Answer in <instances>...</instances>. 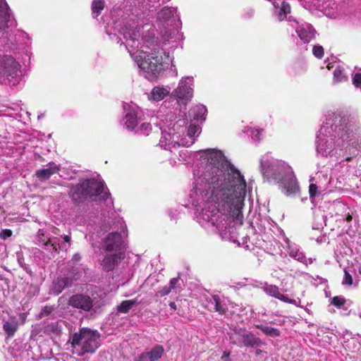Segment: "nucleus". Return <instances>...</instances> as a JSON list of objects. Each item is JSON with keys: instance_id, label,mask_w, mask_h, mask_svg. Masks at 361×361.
<instances>
[{"instance_id": "nucleus-1", "label": "nucleus", "mask_w": 361, "mask_h": 361, "mask_svg": "<svg viewBox=\"0 0 361 361\" xmlns=\"http://www.w3.org/2000/svg\"><path fill=\"white\" fill-rule=\"evenodd\" d=\"M208 169L212 172V195L219 202L224 214L240 225L243 223V208L246 194V182L240 172L232 166L224 171L225 157L220 151L209 149L207 152Z\"/></svg>"}, {"instance_id": "nucleus-2", "label": "nucleus", "mask_w": 361, "mask_h": 361, "mask_svg": "<svg viewBox=\"0 0 361 361\" xmlns=\"http://www.w3.org/2000/svg\"><path fill=\"white\" fill-rule=\"evenodd\" d=\"M68 196L75 205L85 201H105L108 198L104 192V183L95 178H86L78 184L72 185L68 191Z\"/></svg>"}, {"instance_id": "nucleus-3", "label": "nucleus", "mask_w": 361, "mask_h": 361, "mask_svg": "<svg viewBox=\"0 0 361 361\" xmlns=\"http://www.w3.org/2000/svg\"><path fill=\"white\" fill-rule=\"evenodd\" d=\"M100 334L97 330L81 328L75 333L71 341L72 353L79 357L85 354H93L100 346Z\"/></svg>"}, {"instance_id": "nucleus-4", "label": "nucleus", "mask_w": 361, "mask_h": 361, "mask_svg": "<svg viewBox=\"0 0 361 361\" xmlns=\"http://www.w3.org/2000/svg\"><path fill=\"white\" fill-rule=\"evenodd\" d=\"M20 68V63L13 56H0V82L9 85H16L19 82Z\"/></svg>"}, {"instance_id": "nucleus-5", "label": "nucleus", "mask_w": 361, "mask_h": 361, "mask_svg": "<svg viewBox=\"0 0 361 361\" xmlns=\"http://www.w3.org/2000/svg\"><path fill=\"white\" fill-rule=\"evenodd\" d=\"M136 62L138 67L145 73V77L149 80L157 79L163 69L161 59L151 54L142 53L136 57Z\"/></svg>"}, {"instance_id": "nucleus-6", "label": "nucleus", "mask_w": 361, "mask_h": 361, "mask_svg": "<svg viewBox=\"0 0 361 361\" xmlns=\"http://www.w3.org/2000/svg\"><path fill=\"white\" fill-rule=\"evenodd\" d=\"M232 343L238 347L253 348L262 345V340L256 337L253 334L248 332L245 329L234 330V334L231 336Z\"/></svg>"}, {"instance_id": "nucleus-7", "label": "nucleus", "mask_w": 361, "mask_h": 361, "mask_svg": "<svg viewBox=\"0 0 361 361\" xmlns=\"http://www.w3.org/2000/svg\"><path fill=\"white\" fill-rule=\"evenodd\" d=\"M123 241L121 233L111 232L107 234L102 243V249L107 252H123Z\"/></svg>"}, {"instance_id": "nucleus-8", "label": "nucleus", "mask_w": 361, "mask_h": 361, "mask_svg": "<svg viewBox=\"0 0 361 361\" xmlns=\"http://www.w3.org/2000/svg\"><path fill=\"white\" fill-rule=\"evenodd\" d=\"M68 304L74 309L90 312L93 307V300L87 295L77 293L69 298Z\"/></svg>"}, {"instance_id": "nucleus-9", "label": "nucleus", "mask_w": 361, "mask_h": 361, "mask_svg": "<svg viewBox=\"0 0 361 361\" xmlns=\"http://www.w3.org/2000/svg\"><path fill=\"white\" fill-rule=\"evenodd\" d=\"M123 258V252L107 254L104 256L101 263L102 269L106 271H113L118 262Z\"/></svg>"}, {"instance_id": "nucleus-10", "label": "nucleus", "mask_w": 361, "mask_h": 361, "mask_svg": "<svg viewBox=\"0 0 361 361\" xmlns=\"http://www.w3.org/2000/svg\"><path fill=\"white\" fill-rule=\"evenodd\" d=\"M192 89L185 84L180 83L173 92V95L176 97L179 104H185L192 97Z\"/></svg>"}, {"instance_id": "nucleus-11", "label": "nucleus", "mask_w": 361, "mask_h": 361, "mask_svg": "<svg viewBox=\"0 0 361 361\" xmlns=\"http://www.w3.org/2000/svg\"><path fill=\"white\" fill-rule=\"evenodd\" d=\"M73 283V280L71 277H58L53 281L50 291L54 295H59L65 288L72 286Z\"/></svg>"}, {"instance_id": "nucleus-12", "label": "nucleus", "mask_w": 361, "mask_h": 361, "mask_svg": "<svg viewBox=\"0 0 361 361\" xmlns=\"http://www.w3.org/2000/svg\"><path fill=\"white\" fill-rule=\"evenodd\" d=\"M263 290L268 295L277 298L283 302L290 304L295 303V300L289 299L287 296L281 293L279 288L275 285L265 283Z\"/></svg>"}, {"instance_id": "nucleus-13", "label": "nucleus", "mask_w": 361, "mask_h": 361, "mask_svg": "<svg viewBox=\"0 0 361 361\" xmlns=\"http://www.w3.org/2000/svg\"><path fill=\"white\" fill-rule=\"evenodd\" d=\"M60 171V166L52 163L50 164V166L47 169H42L35 171L36 177L40 181H45L49 179V178L54 174H56Z\"/></svg>"}, {"instance_id": "nucleus-14", "label": "nucleus", "mask_w": 361, "mask_h": 361, "mask_svg": "<svg viewBox=\"0 0 361 361\" xmlns=\"http://www.w3.org/2000/svg\"><path fill=\"white\" fill-rule=\"evenodd\" d=\"M38 240L44 245V247L47 250H52L56 253H59L58 245L59 243L56 241L51 240L50 238L45 237L42 230H39L37 232Z\"/></svg>"}, {"instance_id": "nucleus-15", "label": "nucleus", "mask_w": 361, "mask_h": 361, "mask_svg": "<svg viewBox=\"0 0 361 361\" xmlns=\"http://www.w3.org/2000/svg\"><path fill=\"white\" fill-rule=\"evenodd\" d=\"M274 6L276 8V16L277 18V20L280 22L284 20L286 18L287 15L290 13L291 11L290 4L285 1H283L281 2L280 8L279 7V5L275 2L274 3Z\"/></svg>"}, {"instance_id": "nucleus-16", "label": "nucleus", "mask_w": 361, "mask_h": 361, "mask_svg": "<svg viewBox=\"0 0 361 361\" xmlns=\"http://www.w3.org/2000/svg\"><path fill=\"white\" fill-rule=\"evenodd\" d=\"M18 329V324L16 322H6L3 325V329L5 331L6 338H11L14 336Z\"/></svg>"}, {"instance_id": "nucleus-17", "label": "nucleus", "mask_w": 361, "mask_h": 361, "mask_svg": "<svg viewBox=\"0 0 361 361\" xmlns=\"http://www.w3.org/2000/svg\"><path fill=\"white\" fill-rule=\"evenodd\" d=\"M255 328L261 330L265 335L271 337H278L281 335L280 331L278 329L273 328L269 326H264L262 324H255Z\"/></svg>"}, {"instance_id": "nucleus-18", "label": "nucleus", "mask_w": 361, "mask_h": 361, "mask_svg": "<svg viewBox=\"0 0 361 361\" xmlns=\"http://www.w3.org/2000/svg\"><path fill=\"white\" fill-rule=\"evenodd\" d=\"M207 112V109L203 105H197L190 111V114L195 120L204 119V116Z\"/></svg>"}, {"instance_id": "nucleus-19", "label": "nucleus", "mask_w": 361, "mask_h": 361, "mask_svg": "<svg viewBox=\"0 0 361 361\" xmlns=\"http://www.w3.org/2000/svg\"><path fill=\"white\" fill-rule=\"evenodd\" d=\"M283 188L287 195L295 194L298 190V184L296 180L290 179L285 182Z\"/></svg>"}, {"instance_id": "nucleus-20", "label": "nucleus", "mask_w": 361, "mask_h": 361, "mask_svg": "<svg viewBox=\"0 0 361 361\" xmlns=\"http://www.w3.org/2000/svg\"><path fill=\"white\" fill-rule=\"evenodd\" d=\"M164 348L162 345H156L148 353L149 361H157L160 359L164 353Z\"/></svg>"}, {"instance_id": "nucleus-21", "label": "nucleus", "mask_w": 361, "mask_h": 361, "mask_svg": "<svg viewBox=\"0 0 361 361\" xmlns=\"http://www.w3.org/2000/svg\"><path fill=\"white\" fill-rule=\"evenodd\" d=\"M0 18L3 19V22L10 20L9 8L5 0H0Z\"/></svg>"}, {"instance_id": "nucleus-22", "label": "nucleus", "mask_w": 361, "mask_h": 361, "mask_svg": "<svg viewBox=\"0 0 361 361\" xmlns=\"http://www.w3.org/2000/svg\"><path fill=\"white\" fill-rule=\"evenodd\" d=\"M347 301L343 296L336 295L331 298L330 303L338 309L346 310L347 307L345 305L347 304Z\"/></svg>"}, {"instance_id": "nucleus-23", "label": "nucleus", "mask_w": 361, "mask_h": 361, "mask_svg": "<svg viewBox=\"0 0 361 361\" xmlns=\"http://www.w3.org/2000/svg\"><path fill=\"white\" fill-rule=\"evenodd\" d=\"M137 123V116L134 113H128L126 115L125 126L128 129H134Z\"/></svg>"}, {"instance_id": "nucleus-24", "label": "nucleus", "mask_w": 361, "mask_h": 361, "mask_svg": "<svg viewBox=\"0 0 361 361\" xmlns=\"http://www.w3.org/2000/svg\"><path fill=\"white\" fill-rule=\"evenodd\" d=\"M167 94V92L165 89L159 87H155L152 91V97L155 101H159L164 98Z\"/></svg>"}, {"instance_id": "nucleus-25", "label": "nucleus", "mask_w": 361, "mask_h": 361, "mask_svg": "<svg viewBox=\"0 0 361 361\" xmlns=\"http://www.w3.org/2000/svg\"><path fill=\"white\" fill-rule=\"evenodd\" d=\"M212 299L214 302L215 311L221 314H225L227 310L221 305L219 296L217 295H212Z\"/></svg>"}, {"instance_id": "nucleus-26", "label": "nucleus", "mask_w": 361, "mask_h": 361, "mask_svg": "<svg viewBox=\"0 0 361 361\" xmlns=\"http://www.w3.org/2000/svg\"><path fill=\"white\" fill-rule=\"evenodd\" d=\"M136 132L144 136H148L152 132V125L149 123H143L137 128Z\"/></svg>"}, {"instance_id": "nucleus-27", "label": "nucleus", "mask_w": 361, "mask_h": 361, "mask_svg": "<svg viewBox=\"0 0 361 361\" xmlns=\"http://www.w3.org/2000/svg\"><path fill=\"white\" fill-rule=\"evenodd\" d=\"M104 8V0H93L92 4V11L94 13L97 15Z\"/></svg>"}, {"instance_id": "nucleus-28", "label": "nucleus", "mask_w": 361, "mask_h": 361, "mask_svg": "<svg viewBox=\"0 0 361 361\" xmlns=\"http://www.w3.org/2000/svg\"><path fill=\"white\" fill-rule=\"evenodd\" d=\"M334 79L335 82H340L347 80L346 76L344 75L343 68L338 67L334 71Z\"/></svg>"}, {"instance_id": "nucleus-29", "label": "nucleus", "mask_w": 361, "mask_h": 361, "mask_svg": "<svg viewBox=\"0 0 361 361\" xmlns=\"http://www.w3.org/2000/svg\"><path fill=\"white\" fill-rule=\"evenodd\" d=\"M171 292V290H170V288L167 286L160 288L155 293V301L158 302L160 298L169 295Z\"/></svg>"}, {"instance_id": "nucleus-30", "label": "nucleus", "mask_w": 361, "mask_h": 361, "mask_svg": "<svg viewBox=\"0 0 361 361\" xmlns=\"http://www.w3.org/2000/svg\"><path fill=\"white\" fill-rule=\"evenodd\" d=\"M131 308L132 307H131L128 300H123L117 307V311L119 313H125L126 314V313H128Z\"/></svg>"}, {"instance_id": "nucleus-31", "label": "nucleus", "mask_w": 361, "mask_h": 361, "mask_svg": "<svg viewBox=\"0 0 361 361\" xmlns=\"http://www.w3.org/2000/svg\"><path fill=\"white\" fill-rule=\"evenodd\" d=\"M298 36L304 43H308L311 39V34L305 29H301L298 31Z\"/></svg>"}, {"instance_id": "nucleus-32", "label": "nucleus", "mask_w": 361, "mask_h": 361, "mask_svg": "<svg viewBox=\"0 0 361 361\" xmlns=\"http://www.w3.org/2000/svg\"><path fill=\"white\" fill-rule=\"evenodd\" d=\"M200 127L197 125H195V124H191L188 127V135L190 137H193L195 136V135L197 133H200Z\"/></svg>"}, {"instance_id": "nucleus-33", "label": "nucleus", "mask_w": 361, "mask_h": 361, "mask_svg": "<svg viewBox=\"0 0 361 361\" xmlns=\"http://www.w3.org/2000/svg\"><path fill=\"white\" fill-rule=\"evenodd\" d=\"M312 53L315 57L321 59L324 56V48L322 46L315 45L313 47Z\"/></svg>"}, {"instance_id": "nucleus-34", "label": "nucleus", "mask_w": 361, "mask_h": 361, "mask_svg": "<svg viewBox=\"0 0 361 361\" xmlns=\"http://www.w3.org/2000/svg\"><path fill=\"white\" fill-rule=\"evenodd\" d=\"M353 279L350 273L346 269H344V279L343 280V285L351 286L353 284Z\"/></svg>"}, {"instance_id": "nucleus-35", "label": "nucleus", "mask_w": 361, "mask_h": 361, "mask_svg": "<svg viewBox=\"0 0 361 361\" xmlns=\"http://www.w3.org/2000/svg\"><path fill=\"white\" fill-rule=\"evenodd\" d=\"M54 308L53 306H49V305L44 306L43 307V309L42 310L41 312L39 313V317L42 318L44 316L49 315L54 311Z\"/></svg>"}, {"instance_id": "nucleus-36", "label": "nucleus", "mask_w": 361, "mask_h": 361, "mask_svg": "<svg viewBox=\"0 0 361 361\" xmlns=\"http://www.w3.org/2000/svg\"><path fill=\"white\" fill-rule=\"evenodd\" d=\"M353 84L356 87H361V73H357L353 78Z\"/></svg>"}, {"instance_id": "nucleus-37", "label": "nucleus", "mask_w": 361, "mask_h": 361, "mask_svg": "<svg viewBox=\"0 0 361 361\" xmlns=\"http://www.w3.org/2000/svg\"><path fill=\"white\" fill-rule=\"evenodd\" d=\"M317 186L314 183H311L309 186V194L310 198H314L317 194Z\"/></svg>"}, {"instance_id": "nucleus-38", "label": "nucleus", "mask_w": 361, "mask_h": 361, "mask_svg": "<svg viewBox=\"0 0 361 361\" xmlns=\"http://www.w3.org/2000/svg\"><path fill=\"white\" fill-rule=\"evenodd\" d=\"M179 279H180V278H179V276H178V277L173 278L170 280L168 287L170 288L171 290H174L178 287V284L179 283Z\"/></svg>"}, {"instance_id": "nucleus-39", "label": "nucleus", "mask_w": 361, "mask_h": 361, "mask_svg": "<svg viewBox=\"0 0 361 361\" xmlns=\"http://www.w3.org/2000/svg\"><path fill=\"white\" fill-rule=\"evenodd\" d=\"M12 231L10 229H3L0 233V238L6 240V238L11 237L12 235Z\"/></svg>"}, {"instance_id": "nucleus-40", "label": "nucleus", "mask_w": 361, "mask_h": 361, "mask_svg": "<svg viewBox=\"0 0 361 361\" xmlns=\"http://www.w3.org/2000/svg\"><path fill=\"white\" fill-rule=\"evenodd\" d=\"M136 361H149L148 353H141L136 359Z\"/></svg>"}, {"instance_id": "nucleus-41", "label": "nucleus", "mask_w": 361, "mask_h": 361, "mask_svg": "<svg viewBox=\"0 0 361 361\" xmlns=\"http://www.w3.org/2000/svg\"><path fill=\"white\" fill-rule=\"evenodd\" d=\"M8 22H3V19L0 18V30L2 29H4L5 27H8Z\"/></svg>"}, {"instance_id": "nucleus-42", "label": "nucleus", "mask_w": 361, "mask_h": 361, "mask_svg": "<svg viewBox=\"0 0 361 361\" xmlns=\"http://www.w3.org/2000/svg\"><path fill=\"white\" fill-rule=\"evenodd\" d=\"M131 307L134 305H138L139 302H137V299H133V300H128Z\"/></svg>"}, {"instance_id": "nucleus-43", "label": "nucleus", "mask_w": 361, "mask_h": 361, "mask_svg": "<svg viewBox=\"0 0 361 361\" xmlns=\"http://www.w3.org/2000/svg\"><path fill=\"white\" fill-rule=\"evenodd\" d=\"M230 353L227 351L224 352V355L221 357V359H225L226 360H229Z\"/></svg>"}, {"instance_id": "nucleus-44", "label": "nucleus", "mask_w": 361, "mask_h": 361, "mask_svg": "<svg viewBox=\"0 0 361 361\" xmlns=\"http://www.w3.org/2000/svg\"><path fill=\"white\" fill-rule=\"evenodd\" d=\"M169 306L173 310H176V309H177L176 305V303L174 302H169Z\"/></svg>"}, {"instance_id": "nucleus-45", "label": "nucleus", "mask_w": 361, "mask_h": 361, "mask_svg": "<svg viewBox=\"0 0 361 361\" xmlns=\"http://www.w3.org/2000/svg\"><path fill=\"white\" fill-rule=\"evenodd\" d=\"M20 318L22 320V323L23 324L26 319V314L25 313H22L20 314Z\"/></svg>"}, {"instance_id": "nucleus-46", "label": "nucleus", "mask_w": 361, "mask_h": 361, "mask_svg": "<svg viewBox=\"0 0 361 361\" xmlns=\"http://www.w3.org/2000/svg\"><path fill=\"white\" fill-rule=\"evenodd\" d=\"M352 219H353V216H352V215H351V214H348L346 215V218H345L346 221L350 222V221H352Z\"/></svg>"}, {"instance_id": "nucleus-47", "label": "nucleus", "mask_w": 361, "mask_h": 361, "mask_svg": "<svg viewBox=\"0 0 361 361\" xmlns=\"http://www.w3.org/2000/svg\"><path fill=\"white\" fill-rule=\"evenodd\" d=\"M63 240H64V241L66 243H69L71 242V237L69 235H65L63 237Z\"/></svg>"}, {"instance_id": "nucleus-48", "label": "nucleus", "mask_w": 361, "mask_h": 361, "mask_svg": "<svg viewBox=\"0 0 361 361\" xmlns=\"http://www.w3.org/2000/svg\"><path fill=\"white\" fill-rule=\"evenodd\" d=\"M52 233L57 235L59 233V229L58 228L54 227Z\"/></svg>"}, {"instance_id": "nucleus-49", "label": "nucleus", "mask_w": 361, "mask_h": 361, "mask_svg": "<svg viewBox=\"0 0 361 361\" xmlns=\"http://www.w3.org/2000/svg\"><path fill=\"white\" fill-rule=\"evenodd\" d=\"M74 260H80V256L79 254H75L74 256H73V258Z\"/></svg>"}, {"instance_id": "nucleus-50", "label": "nucleus", "mask_w": 361, "mask_h": 361, "mask_svg": "<svg viewBox=\"0 0 361 361\" xmlns=\"http://www.w3.org/2000/svg\"><path fill=\"white\" fill-rule=\"evenodd\" d=\"M262 353L261 350H257L256 355H259Z\"/></svg>"}, {"instance_id": "nucleus-51", "label": "nucleus", "mask_w": 361, "mask_h": 361, "mask_svg": "<svg viewBox=\"0 0 361 361\" xmlns=\"http://www.w3.org/2000/svg\"><path fill=\"white\" fill-rule=\"evenodd\" d=\"M357 315L361 319V310L358 311Z\"/></svg>"}, {"instance_id": "nucleus-52", "label": "nucleus", "mask_w": 361, "mask_h": 361, "mask_svg": "<svg viewBox=\"0 0 361 361\" xmlns=\"http://www.w3.org/2000/svg\"><path fill=\"white\" fill-rule=\"evenodd\" d=\"M226 361H230V360H226Z\"/></svg>"}]
</instances>
